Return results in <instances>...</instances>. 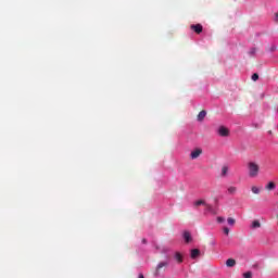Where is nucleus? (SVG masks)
<instances>
[{
	"instance_id": "1",
	"label": "nucleus",
	"mask_w": 278,
	"mask_h": 278,
	"mask_svg": "<svg viewBox=\"0 0 278 278\" xmlns=\"http://www.w3.org/2000/svg\"><path fill=\"white\" fill-rule=\"evenodd\" d=\"M247 167H248V175L252 179H254L260 175V164H257V162L250 161L248 162Z\"/></svg>"
},
{
	"instance_id": "2",
	"label": "nucleus",
	"mask_w": 278,
	"mask_h": 278,
	"mask_svg": "<svg viewBox=\"0 0 278 278\" xmlns=\"http://www.w3.org/2000/svg\"><path fill=\"white\" fill-rule=\"evenodd\" d=\"M168 264L169 263L167 261L159 263L155 269V276L157 277L162 270H166V268H168Z\"/></svg>"
},
{
	"instance_id": "3",
	"label": "nucleus",
	"mask_w": 278,
	"mask_h": 278,
	"mask_svg": "<svg viewBox=\"0 0 278 278\" xmlns=\"http://www.w3.org/2000/svg\"><path fill=\"white\" fill-rule=\"evenodd\" d=\"M218 135L222 136V138H227V136H229V129L225 126H220L218 128Z\"/></svg>"
},
{
	"instance_id": "4",
	"label": "nucleus",
	"mask_w": 278,
	"mask_h": 278,
	"mask_svg": "<svg viewBox=\"0 0 278 278\" xmlns=\"http://www.w3.org/2000/svg\"><path fill=\"white\" fill-rule=\"evenodd\" d=\"M202 153H203V150L201 148H197L194 151L190 153V159L197 160Z\"/></svg>"
},
{
	"instance_id": "5",
	"label": "nucleus",
	"mask_w": 278,
	"mask_h": 278,
	"mask_svg": "<svg viewBox=\"0 0 278 278\" xmlns=\"http://www.w3.org/2000/svg\"><path fill=\"white\" fill-rule=\"evenodd\" d=\"M182 238H184L186 244H190V242H192V235L188 230L184 231Z\"/></svg>"
},
{
	"instance_id": "6",
	"label": "nucleus",
	"mask_w": 278,
	"mask_h": 278,
	"mask_svg": "<svg viewBox=\"0 0 278 278\" xmlns=\"http://www.w3.org/2000/svg\"><path fill=\"white\" fill-rule=\"evenodd\" d=\"M190 27L195 34H201L203 31V25L201 24H193Z\"/></svg>"
},
{
	"instance_id": "7",
	"label": "nucleus",
	"mask_w": 278,
	"mask_h": 278,
	"mask_svg": "<svg viewBox=\"0 0 278 278\" xmlns=\"http://www.w3.org/2000/svg\"><path fill=\"white\" fill-rule=\"evenodd\" d=\"M201 255V251L199 249L191 250V260H197Z\"/></svg>"
},
{
	"instance_id": "8",
	"label": "nucleus",
	"mask_w": 278,
	"mask_h": 278,
	"mask_svg": "<svg viewBox=\"0 0 278 278\" xmlns=\"http://www.w3.org/2000/svg\"><path fill=\"white\" fill-rule=\"evenodd\" d=\"M260 227H262V224L260 223V220L255 219L252 222L251 229H260Z\"/></svg>"
},
{
	"instance_id": "9",
	"label": "nucleus",
	"mask_w": 278,
	"mask_h": 278,
	"mask_svg": "<svg viewBox=\"0 0 278 278\" xmlns=\"http://www.w3.org/2000/svg\"><path fill=\"white\" fill-rule=\"evenodd\" d=\"M226 266H227L228 268H233V266H236V260H233V258H228V260L226 261Z\"/></svg>"
},
{
	"instance_id": "10",
	"label": "nucleus",
	"mask_w": 278,
	"mask_h": 278,
	"mask_svg": "<svg viewBox=\"0 0 278 278\" xmlns=\"http://www.w3.org/2000/svg\"><path fill=\"white\" fill-rule=\"evenodd\" d=\"M205 116H207V112L205 110L201 111L199 114H198V121L201 122V121H204Z\"/></svg>"
},
{
	"instance_id": "11",
	"label": "nucleus",
	"mask_w": 278,
	"mask_h": 278,
	"mask_svg": "<svg viewBox=\"0 0 278 278\" xmlns=\"http://www.w3.org/2000/svg\"><path fill=\"white\" fill-rule=\"evenodd\" d=\"M251 190L253 194H260V192H262V187L252 186Z\"/></svg>"
},
{
	"instance_id": "12",
	"label": "nucleus",
	"mask_w": 278,
	"mask_h": 278,
	"mask_svg": "<svg viewBox=\"0 0 278 278\" xmlns=\"http://www.w3.org/2000/svg\"><path fill=\"white\" fill-rule=\"evenodd\" d=\"M207 202L205 200H197L193 205L194 207H200V205H205Z\"/></svg>"
},
{
	"instance_id": "13",
	"label": "nucleus",
	"mask_w": 278,
	"mask_h": 278,
	"mask_svg": "<svg viewBox=\"0 0 278 278\" xmlns=\"http://www.w3.org/2000/svg\"><path fill=\"white\" fill-rule=\"evenodd\" d=\"M266 190H275V188H277V185H275L273 181L268 182L266 185Z\"/></svg>"
},
{
	"instance_id": "14",
	"label": "nucleus",
	"mask_w": 278,
	"mask_h": 278,
	"mask_svg": "<svg viewBox=\"0 0 278 278\" xmlns=\"http://www.w3.org/2000/svg\"><path fill=\"white\" fill-rule=\"evenodd\" d=\"M175 260H177L178 264H181V262H184V256H181V253L177 252L175 254Z\"/></svg>"
},
{
	"instance_id": "15",
	"label": "nucleus",
	"mask_w": 278,
	"mask_h": 278,
	"mask_svg": "<svg viewBox=\"0 0 278 278\" xmlns=\"http://www.w3.org/2000/svg\"><path fill=\"white\" fill-rule=\"evenodd\" d=\"M206 212H214V207L212 206V204H208L207 202L204 205Z\"/></svg>"
},
{
	"instance_id": "16",
	"label": "nucleus",
	"mask_w": 278,
	"mask_h": 278,
	"mask_svg": "<svg viewBox=\"0 0 278 278\" xmlns=\"http://www.w3.org/2000/svg\"><path fill=\"white\" fill-rule=\"evenodd\" d=\"M227 223L230 225V227H233V225H236V219H233V217H228Z\"/></svg>"
},
{
	"instance_id": "17",
	"label": "nucleus",
	"mask_w": 278,
	"mask_h": 278,
	"mask_svg": "<svg viewBox=\"0 0 278 278\" xmlns=\"http://www.w3.org/2000/svg\"><path fill=\"white\" fill-rule=\"evenodd\" d=\"M228 170H229V167L223 166L222 167V177H225L227 175Z\"/></svg>"
},
{
	"instance_id": "18",
	"label": "nucleus",
	"mask_w": 278,
	"mask_h": 278,
	"mask_svg": "<svg viewBox=\"0 0 278 278\" xmlns=\"http://www.w3.org/2000/svg\"><path fill=\"white\" fill-rule=\"evenodd\" d=\"M237 190H238V189H237L236 187H229V188H228L229 194H236Z\"/></svg>"
},
{
	"instance_id": "19",
	"label": "nucleus",
	"mask_w": 278,
	"mask_h": 278,
	"mask_svg": "<svg viewBox=\"0 0 278 278\" xmlns=\"http://www.w3.org/2000/svg\"><path fill=\"white\" fill-rule=\"evenodd\" d=\"M243 278H253V273H251V271L244 273Z\"/></svg>"
},
{
	"instance_id": "20",
	"label": "nucleus",
	"mask_w": 278,
	"mask_h": 278,
	"mask_svg": "<svg viewBox=\"0 0 278 278\" xmlns=\"http://www.w3.org/2000/svg\"><path fill=\"white\" fill-rule=\"evenodd\" d=\"M257 79H260V75L257 73H254L252 75V81H257Z\"/></svg>"
},
{
	"instance_id": "21",
	"label": "nucleus",
	"mask_w": 278,
	"mask_h": 278,
	"mask_svg": "<svg viewBox=\"0 0 278 278\" xmlns=\"http://www.w3.org/2000/svg\"><path fill=\"white\" fill-rule=\"evenodd\" d=\"M225 236H229V228L228 227H224L223 229Z\"/></svg>"
},
{
	"instance_id": "22",
	"label": "nucleus",
	"mask_w": 278,
	"mask_h": 278,
	"mask_svg": "<svg viewBox=\"0 0 278 278\" xmlns=\"http://www.w3.org/2000/svg\"><path fill=\"white\" fill-rule=\"evenodd\" d=\"M217 223H225V218L224 217H217Z\"/></svg>"
},
{
	"instance_id": "23",
	"label": "nucleus",
	"mask_w": 278,
	"mask_h": 278,
	"mask_svg": "<svg viewBox=\"0 0 278 278\" xmlns=\"http://www.w3.org/2000/svg\"><path fill=\"white\" fill-rule=\"evenodd\" d=\"M250 53L253 55L255 53V48H253Z\"/></svg>"
},
{
	"instance_id": "24",
	"label": "nucleus",
	"mask_w": 278,
	"mask_h": 278,
	"mask_svg": "<svg viewBox=\"0 0 278 278\" xmlns=\"http://www.w3.org/2000/svg\"><path fill=\"white\" fill-rule=\"evenodd\" d=\"M211 244H212V247H215L216 245V241H212Z\"/></svg>"
},
{
	"instance_id": "25",
	"label": "nucleus",
	"mask_w": 278,
	"mask_h": 278,
	"mask_svg": "<svg viewBox=\"0 0 278 278\" xmlns=\"http://www.w3.org/2000/svg\"><path fill=\"white\" fill-rule=\"evenodd\" d=\"M277 47L273 46L271 51H276Z\"/></svg>"
},
{
	"instance_id": "26",
	"label": "nucleus",
	"mask_w": 278,
	"mask_h": 278,
	"mask_svg": "<svg viewBox=\"0 0 278 278\" xmlns=\"http://www.w3.org/2000/svg\"><path fill=\"white\" fill-rule=\"evenodd\" d=\"M139 278H144V275H142V274H139Z\"/></svg>"
},
{
	"instance_id": "27",
	"label": "nucleus",
	"mask_w": 278,
	"mask_h": 278,
	"mask_svg": "<svg viewBox=\"0 0 278 278\" xmlns=\"http://www.w3.org/2000/svg\"><path fill=\"white\" fill-rule=\"evenodd\" d=\"M142 242H143V244H147V239H143Z\"/></svg>"
},
{
	"instance_id": "28",
	"label": "nucleus",
	"mask_w": 278,
	"mask_h": 278,
	"mask_svg": "<svg viewBox=\"0 0 278 278\" xmlns=\"http://www.w3.org/2000/svg\"><path fill=\"white\" fill-rule=\"evenodd\" d=\"M276 21L278 22V13H276Z\"/></svg>"
}]
</instances>
